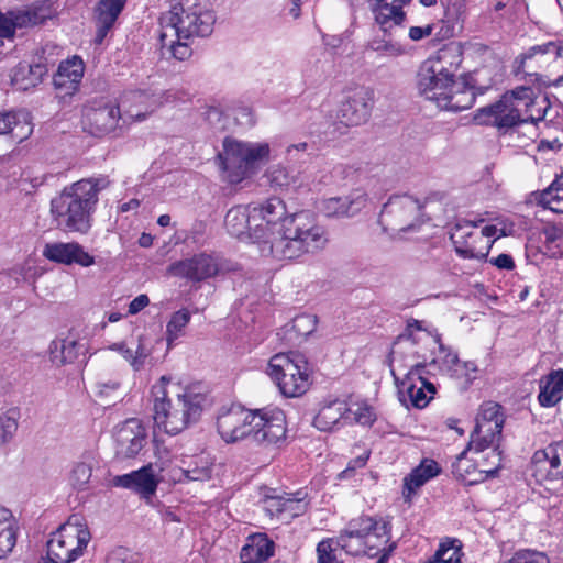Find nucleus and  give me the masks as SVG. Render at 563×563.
<instances>
[{
  "mask_svg": "<svg viewBox=\"0 0 563 563\" xmlns=\"http://www.w3.org/2000/svg\"><path fill=\"white\" fill-rule=\"evenodd\" d=\"M252 208L253 221L263 223L264 236L260 242L263 254L276 260H296L324 249L329 241L325 229L312 213L287 214L286 205L278 197H271Z\"/></svg>",
  "mask_w": 563,
  "mask_h": 563,
  "instance_id": "f257e3e1",
  "label": "nucleus"
},
{
  "mask_svg": "<svg viewBox=\"0 0 563 563\" xmlns=\"http://www.w3.org/2000/svg\"><path fill=\"white\" fill-rule=\"evenodd\" d=\"M504 422L500 405L487 401L481 406L470 442L452 464L457 479L474 485L497 472L501 464L499 442Z\"/></svg>",
  "mask_w": 563,
  "mask_h": 563,
  "instance_id": "f03ea898",
  "label": "nucleus"
},
{
  "mask_svg": "<svg viewBox=\"0 0 563 563\" xmlns=\"http://www.w3.org/2000/svg\"><path fill=\"white\" fill-rule=\"evenodd\" d=\"M154 421L165 433L176 435L199 420L206 395L197 387L162 376L152 387Z\"/></svg>",
  "mask_w": 563,
  "mask_h": 563,
  "instance_id": "7ed1b4c3",
  "label": "nucleus"
},
{
  "mask_svg": "<svg viewBox=\"0 0 563 563\" xmlns=\"http://www.w3.org/2000/svg\"><path fill=\"white\" fill-rule=\"evenodd\" d=\"M415 351L410 335L400 336L390 352L391 375L394 376L400 400H407L416 408H424L435 394L432 383L422 377L424 360Z\"/></svg>",
  "mask_w": 563,
  "mask_h": 563,
  "instance_id": "20e7f679",
  "label": "nucleus"
},
{
  "mask_svg": "<svg viewBox=\"0 0 563 563\" xmlns=\"http://www.w3.org/2000/svg\"><path fill=\"white\" fill-rule=\"evenodd\" d=\"M104 186L97 179H81L67 186L51 201V214L64 232L87 233L98 194Z\"/></svg>",
  "mask_w": 563,
  "mask_h": 563,
  "instance_id": "39448f33",
  "label": "nucleus"
},
{
  "mask_svg": "<svg viewBox=\"0 0 563 563\" xmlns=\"http://www.w3.org/2000/svg\"><path fill=\"white\" fill-rule=\"evenodd\" d=\"M515 71L540 87L563 86V41H548L529 47L516 57Z\"/></svg>",
  "mask_w": 563,
  "mask_h": 563,
  "instance_id": "423d86ee",
  "label": "nucleus"
},
{
  "mask_svg": "<svg viewBox=\"0 0 563 563\" xmlns=\"http://www.w3.org/2000/svg\"><path fill=\"white\" fill-rule=\"evenodd\" d=\"M213 12L197 0H176L170 9L159 18L165 37L181 38L209 36L213 31Z\"/></svg>",
  "mask_w": 563,
  "mask_h": 563,
  "instance_id": "0eeeda50",
  "label": "nucleus"
},
{
  "mask_svg": "<svg viewBox=\"0 0 563 563\" xmlns=\"http://www.w3.org/2000/svg\"><path fill=\"white\" fill-rule=\"evenodd\" d=\"M390 539V523L376 520L373 517L361 516L352 519L346 528L335 539L340 547L349 554H366L374 558L384 550Z\"/></svg>",
  "mask_w": 563,
  "mask_h": 563,
  "instance_id": "6e6552de",
  "label": "nucleus"
},
{
  "mask_svg": "<svg viewBox=\"0 0 563 563\" xmlns=\"http://www.w3.org/2000/svg\"><path fill=\"white\" fill-rule=\"evenodd\" d=\"M266 373L285 397L295 398L309 390L313 366L298 352L277 353L271 357Z\"/></svg>",
  "mask_w": 563,
  "mask_h": 563,
  "instance_id": "1a4fd4ad",
  "label": "nucleus"
},
{
  "mask_svg": "<svg viewBox=\"0 0 563 563\" xmlns=\"http://www.w3.org/2000/svg\"><path fill=\"white\" fill-rule=\"evenodd\" d=\"M269 152L267 143H247L227 137L223 151L217 156L223 180L240 184L257 164L268 159Z\"/></svg>",
  "mask_w": 563,
  "mask_h": 563,
  "instance_id": "9d476101",
  "label": "nucleus"
},
{
  "mask_svg": "<svg viewBox=\"0 0 563 563\" xmlns=\"http://www.w3.org/2000/svg\"><path fill=\"white\" fill-rule=\"evenodd\" d=\"M90 538L82 519L74 515L52 534L47 542V556L52 563H70L82 555Z\"/></svg>",
  "mask_w": 563,
  "mask_h": 563,
  "instance_id": "9b49d317",
  "label": "nucleus"
},
{
  "mask_svg": "<svg viewBox=\"0 0 563 563\" xmlns=\"http://www.w3.org/2000/svg\"><path fill=\"white\" fill-rule=\"evenodd\" d=\"M379 223L393 233L412 231L421 224V205L411 196L391 197L380 211Z\"/></svg>",
  "mask_w": 563,
  "mask_h": 563,
  "instance_id": "f8f14e48",
  "label": "nucleus"
},
{
  "mask_svg": "<svg viewBox=\"0 0 563 563\" xmlns=\"http://www.w3.org/2000/svg\"><path fill=\"white\" fill-rule=\"evenodd\" d=\"M55 0L35 2L24 10L10 11L8 14L0 12V38H11L15 29L31 27L52 19L57 11Z\"/></svg>",
  "mask_w": 563,
  "mask_h": 563,
  "instance_id": "ddd939ff",
  "label": "nucleus"
},
{
  "mask_svg": "<svg viewBox=\"0 0 563 563\" xmlns=\"http://www.w3.org/2000/svg\"><path fill=\"white\" fill-rule=\"evenodd\" d=\"M254 420L251 426V442L260 445H273L285 440L286 416L283 410H253Z\"/></svg>",
  "mask_w": 563,
  "mask_h": 563,
  "instance_id": "4468645a",
  "label": "nucleus"
},
{
  "mask_svg": "<svg viewBox=\"0 0 563 563\" xmlns=\"http://www.w3.org/2000/svg\"><path fill=\"white\" fill-rule=\"evenodd\" d=\"M470 221H459L452 229L450 239L456 253L464 258L483 260L495 240H488Z\"/></svg>",
  "mask_w": 563,
  "mask_h": 563,
  "instance_id": "2eb2a0df",
  "label": "nucleus"
},
{
  "mask_svg": "<svg viewBox=\"0 0 563 563\" xmlns=\"http://www.w3.org/2000/svg\"><path fill=\"white\" fill-rule=\"evenodd\" d=\"M375 103L374 89L358 86L350 89L339 110V119L346 126H357L368 121Z\"/></svg>",
  "mask_w": 563,
  "mask_h": 563,
  "instance_id": "dca6fc26",
  "label": "nucleus"
},
{
  "mask_svg": "<svg viewBox=\"0 0 563 563\" xmlns=\"http://www.w3.org/2000/svg\"><path fill=\"white\" fill-rule=\"evenodd\" d=\"M120 118V109L112 102L95 101L82 111L84 128L95 136L114 131Z\"/></svg>",
  "mask_w": 563,
  "mask_h": 563,
  "instance_id": "f3484780",
  "label": "nucleus"
},
{
  "mask_svg": "<svg viewBox=\"0 0 563 563\" xmlns=\"http://www.w3.org/2000/svg\"><path fill=\"white\" fill-rule=\"evenodd\" d=\"M253 216L252 206L232 207L224 218V225L229 234L241 241H252L260 244L264 236L263 223L254 222Z\"/></svg>",
  "mask_w": 563,
  "mask_h": 563,
  "instance_id": "a211bd4d",
  "label": "nucleus"
},
{
  "mask_svg": "<svg viewBox=\"0 0 563 563\" xmlns=\"http://www.w3.org/2000/svg\"><path fill=\"white\" fill-rule=\"evenodd\" d=\"M219 272L218 261L210 254L199 253L189 258L172 263L167 267L169 276L202 282L216 276Z\"/></svg>",
  "mask_w": 563,
  "mask_h": 563,
  "instance_id": "6ab92c4d",
  "label": "nucleus"
},
{
  "mask_svg": "<svg viewBox=\"0 0 563 563\" xmlns=\"http://www.w3.org/2000/svg\"><path fill=\"white\" fill-rule=\"evenodd\" d=\"M146 429L139 419L125 420L114 434L115 455L120 459L136 456L146 444Z\"/></svg>",
  "mask_w": 563,
  "mask_h": 563,
  "instance_id": "aec40b11",
  "label": "nucleus"
},
{
  "mask_svg": "<svg viewBox=\"0 0 563 563\" xmlns=\"http://www.w3.org/2000/svg\"><path fill=\"white\" fill-rule=\"evenodd\" d=\"M254 420L253 410L233 407L218 418V431L225 442L251 441V426Z\"/></svg>",
  "mask_w": 563,
  "mask_h": 563,
  "instance_id": "412c9836",
  "label": "nucleus"
},
{
  "mask_svg": "<svg viewBox=\"0 0 563 563\" xmlns=\"http://www.w3.org/2000/svg\"><path fill=\"white\" fill-rule=\"evenodd\" d=\"M532 474L538 482L563 478V441L550 444L533 454Z\"/></svg>",
  "mask_w": 563,
  "mask_h": 563,
  "instance_id": "4be33fe9",
  "label": "nucleus"
},
{
  "mask_svg": "<svg viewBox=\"0 0 563 563\" xmlns=\"http://www.w3.org/2000/svg\"><path fill=\"white\" fill-rule=\"evenodd\" d=\"M509 98L504 93L501 98L489 106L479 108L473 121L479 125H492L499 131H508L520 124L519 120L511 108Z\"/></svg>",
  "mask_w": 563,
  "mask_h": 563,
  "instance_id": "5701e85b",
  "label": "nucleus"
},
{
  "mask_svg": "<svg viewBox=\"0 0 563 563\" xmlns=\"http://www.w3.org/2000/svg\"><path fill=\"white\" fill-rule=\"evenodd\" d=\"M42 254L48 261L64 265L76 263L82 267H88L95 264L93 256L87 253L77 242L46 243Z\"/></svg>",
  "mask_w": 563,
  "mask_h": 563,
  "instance_id": "b1692460",
  "label": "nucleus"
},
{
  "mask_svg": "<svg viewBox=\"0 0 563 563\" xmlns=\"http://www.w3.org/2000/svg\"><path fill=\"white\" fill-rule=\"evenodd\" d=\"M367 200L366 192L355 189L347 196L325 199L322 202V211L329 218H351L365 208Z\"/></svg>",
  "mask_w": 563,
  "mask_h": 563,
  "instance_id": "393cba45",
  "label": "nucleus"
},
{
  "mask_svg": "<svg viewBox=\"0 0 563 563\" xmlns=\"http://www.w3.org/2000/svg\"><path fill=\"white\" fill-rule=\"evenodd\" d=\"M463 53L460 44L450 43L440 48L433 56L429 57L423 64L438 75L456 79V73L462 64Z\"/></svg>",
  "mask_w": 563,
  "mask_h": 563,
  "instance_id": "a878e982",
  "label": "nucleus"
},
{
  "mask_svg": "<svg viewBox=\"0 0 563 563\" xmlns=\"http://www.w3.org/2000/svg\"><path fill=\"white\" fill-rule=\"evenodd\" d=\"M111 483L115 487L132 489L144 496L153 495L158 484L154 475L152 463L137 471L114 476Z\"/></svg>",
  "mask_w": 563,
  "mask_h": 563,
  "instance_id": "bb28decb",
  "label": "nucleus"
},
{
  "mask_svg": "<svg viewBox=\"0 0 563 563\" xmlns=\"http://www.w3.org/2000/svg\"><path fill=\"white\" fill-rule=\"evenodd\" d=\"M454 81V79L438 75L437 71L433 73L424 64L421 65L418 73V90L420 95L424 96L428 100L434 101L437 106L440 102V98L445 96Z\"/></svg>",
  "mask_w": 563,
  "mask_h": 563,
  "instance_id": "cd10ccee",
  "label": "nucleus"
},
{
  "mask_svg": "<svg viewBox=\"0 0 563 563\" xmlns=\"http://www.w3.org/2000/svg\"><path fill=\"white\" fill-rule=\"evenodd\" d=\"M33 132L30 114L25 111L0 112V135H10L12 141L21 143Z\"/></svg>",
  "mask_w": 563,
  "mask_h": 563,
  "instance_id": "c85d7f7f",
  "label": "nucleus"
},
{
  "mask_svg": "<svg viewBox=\"0 0 563 563\" xmlns=\"http://www.w3.org/2000/svg\"><path fill=\"white\" fill-rule=\"evenodd\" d=\"M410 1L411 0H374L372 9L376 22L383 30L399 25L405 19L402 7Z\"/></svg>",
  "mask_w": 563,
  "mask_h": 563,
  "instance_id": "c756f323",
  "label": "nucleus"
},
{
  "mask_svg": "<svg viewBox=\"0 0 563 563\" xmlns=\"http://www.w3.org/2000/svg\"><path fill=\"white\" fill-rule=\"evenodd\" d=\"M475 93L463 80H455L444 97L440 98L438 107L443 110L462 111L473 106Z\"/></svg>",
  "mask_w": 563,
  "mask_h": 563,
  "instance_id": "7c9ffc66",
  "label": "nucleus"
},
{
  "mask_svg": "<svg viewBox=\"0 0 563 563\" xmlns=\"http://www.w3.org/2000/svg\"><path fill=\"white\" fill-rule=\"evenodd\" d=\"M274 542L266 534H254L241 550V563H266L274 554Z\"/></svg>",
  "mask_w": 563,
  "mask_h": 563,
  "instance_id": "2f4dec72",
  "label": "nucleus"
},
{
  "mask_svg": "<svg viewBox=\"0 0 563 563\" xmlns=\"http://www.w3.org/2000/svg\"><path fill=\"white\" fill-rule=\"evenodd\" d=\"M349 412L346 401L335 399L319 409L313 419V426L320 431H332L342 420L347 419Z\"/></svg>",
  "mask_w": 563,
  "mask_h": 563,
  "instance_id": "473e14b6",
  "label": "nucleus"
},
{
  "mask_svg": "<svg viewBox=\"0 0 563 563\" xmlns=\"http://www.w3.org/2000/svg\"><path fill=\"white\" fill-rule=\"evenodd\" d=\"M82 75L84 65L80 59L67 60L59 65L54 76V85L57 89L64 90L65 95H73L77 91Z\"/></svg>",
  "mask_w": 563,
  "mask_h": 563,
  "instance_id": "72a5a7b5",
  "label": "nucleus"
},
{
  "mask_svg": "<svg viewBox=\"0 0 563 563\" xmlns=\"http://www.w3.org/2000/svg\"><path fill=\"white\" fill-rule=\"evenodd\" d=\"M440 472L438 463L433 460H423L419 466L404 479V498L406 501L411 500V496L424 485L429 479L437 476Z\"/></svg>",
  "mask_w": 563,
  "mask_h": 563,
  "instance_id": "f704fd0d",
  "label": "nucleus"
},
{
  "mask_svg": "<svg viewBox=\"0 0 563 563\" xmlns=\"http://www.w3.org/2000/svg\"><path fill=\"white\" fill-rule=\"evenodd\" d=\"M130 102L125 111L128 118L136 121L144 120L146 115L158 108L162 102L155 95H148L142 91H133L124 97L123 104Z\"/></svg>",
  "mask_w": 563,
  "mask_h": 563,
  "instance_id": "c9c22d12",
  "label": "nucleus"
},
{
  "mask_svg": "<svg viewBox=\"0 0 563 563\" xmlns=\"http://www.w3.org/2000/svg\"><path fill=\"white\" fill-rule=\"evenodd\" d=\"M563 397V371H553L540 379L539 402L543 407L556 405Z\"/></svg>",
  "mask_w": 563,
  "mask_h": 563,
  "instance_id": "e433bc0d",
  "label": "nucleus"
},
{
  "mask_svg": "<svg viewBox=\"0 0 563 563\" xmlns=\"http://www.w3.org/2000/svg\"><path fill=\"white\" fill-rule=\"evenodd\" d=\"M112 351H118L122 354L123 358L131 365L134 371H141L147 357L152 353V349L148 347L145 338L140 335L136 340L135 347L128 346L125 343H114L110 347Z\"/></svg>",
  "mask_w": 563,
  "mask_h": 563,
  "instance_id": "4c0bfd02",
  "label": "nucleus"
},
{
  "mask_svg": "<svg viewBox=\"0 0 563 563\" xmlns=\"http://www.w3.org/2000/svg\"><path fill=\"white\" fill-rule=\"evenodd\" d=\"M16 521L12 512L0 506V560L12 552L16 543Z\"/></svg>",
  "mask_w": 563,
  "mask_h": 563,
  "instance_id": "58836bf2",
  "label": "nucleus"
},
{
  "mask_svg": "<svg viewBox=\"0 0 563 563\" xmlns=\"http://www.w3.org/2000/svg\"><path fill=\"white\" fill-rule=\"evenodd\" d=\"M84 345L79 342V335L70 330L68 335L60 342H53L51 345V354L53 361L59 364L73 363L79 355V351Z\"/></svg>",
  "mask_w": 563,
  "mask_h": 563,
  "instance_id": "ea45409f",
  "label": "nucleus"
},
{
  "mask_svg": "<svg viewBox=\"0 0 563 563\" xmlns=\"http://www.w3.org/2000/svg\"><path fill=\"white\" fill-rule=\"evenodd\" d=\"M44 74L45 67L40 64L19 65L13 70L11 84L15 89L26 91L41 84Z\"/></svg>",
  "mask_w": 563,
  "mask_h": 563,
  "instance_id": "a19ab883",
  "label": "nucleus"
},
{
  "mask_svg": "<svg viewBox=\"0 0 563 563\" xmlns=\"http://www.w3.org/2000/svg\"><path fill=\"white\" fill-rule=\"evenodd\" d=\"M533 93V89L527 86H520L506 92L520 124L526 123V117L528 114L529 104L532 103Z\"/></svg>",
  "mask_w": 563,
  "mask_h": 563,
  "instance_id": "79ce46f5",
  "label": "nucleus"
},
{
  "mask_svg": "<svg viewBox=\"0 0 563 563\" xmlns=\"http://www.w3.org/2000/svg\"><path fill=\"white\" fill-rule=\"evenodd\" d=\"M462 543L457 539H444L428 563H462Z\"/></svg>",
  "mask_w": 563,
  "mask_h": 563,
  "instance_id": "37998d69",
  "label": "nucleus"
},
{
  "mask_svg": "<svg viewBox=\"0 0 563 563\" xmlns=\"http://www.w3.org/2000/svg\"><path fill=\"white\" fill-rule=\"evenodd\" d=\"M539 202L553 212L563 213V175L541 192Z\"/></svg>",
  "mask_w": 563,
  "mask_h": 563,
  "instance_id": "c03bdc74",
  "label": "nucleus"
},
{
  "mask_svg": "<svg viewBox=\"0 0 563 563\" xmlns=\"http://www.w3.org/2000/svg\"><path fill=\"white\" fill-rule=\"evenodd\" d=\"M189 38H181L174 35L173 37H165L164 30L161 27L159 41L162 48H167L168 52L178 60H186L191 56V48L188 44Z\"/></svg>",
  "mask_w": 563,
  "mask_h": 563,
  "instance_id": "a18cd8bd",
  "label": "nucleus"
},
{
  "mask_svg": "<svg viewBox=\"0 0 563 563\" xmlns=\"http://www.w3.org/2000/svg\"><path fill=\"white\" fill-rule=\"evenodd\" d=\"M96 397L104 405L115 404L124 396L121 384L117 380L98 382L95 386Z\"/></svg>",
  "mask_w": 563,
  "mask_h": 563,
  "instance_id": "49530a36",
  "label": "nucleus"
},
{
  "mask_svg": "<svg viewBox=\"0 0 563 563\" xmlns=\"http://www.w3.org/2000/svg\"><path fill=\"white\" fill-rule=\"evenodd\" d=\"M286 500V493L283 495H279L276 493L275 489L272 488H264L262 490V498L261 501L263 503V507L265 511L271 517H279L283 519L284 515V506Z\"/></svg>",
  "mask_w": 563,
  "mask_h": 563,
  "instance_id": "de8ad7c7",
  "label": "nucleus"
},
{
  "mask_svg": "<svg viewBox=\"0 0 563 563\" xmlns=\"http://www.w3.org/2000/svg\"><path fill=\"white\" fill-rule=\"evenodd\" d=\"M190 318V312L187 309H180L172 316L166 329L168 345H172L183 334V330L189 323Z\"/></svg>",
  "mask_w": 563,
  "mask_h": 563,
  "instance_id": "09e8293b",
  "label": "nucleus"
},
{
  "mask_svg": "<svg viewBox=\"0 0 563 563\" xmlns=\"http://www.w3.org/2000/svg\"><path fill=\"white\" fill-rule=\"evenodd\" d=\"M317 322L314 314H299L292 320L290 331L294 332L295 339L300 341L316 331Z\"/></svg>",
  "mask_w": 563,
  "mask_h": 563,
  "instance_id": "8fccbe9b",
  "label": "nucleus"
},
{
  "mask_svg": "<svg viewBox=\"0 0 563 563\" xmlns=\"http://www.w3.org/2000/svg\"><path fill=\"white\" fill-rule=\"evenodd\" d=\"M19 413L10 410L0 416V446L11 442L18 431Z\"/></svg>",
  "mask_w": 563,
  "mask_h": 563,
  "instance_id": "3c124183",
  "label": "nucleus"
},
{
  "mask_svg": "<svg viewBox=\"0 0 563 563\" xmlns=\"http://www.w3.org/2000/svg\"><path fill=\"white\" fill-rule=\"evenodd\" d=\"M367 48L380 56L387 57H399L406 53L405 48L400 44L385 38H373L368 43Z\"/></svg>",
  "mask_w": 563,
  "mask_h": 563,
  "instance_id": "603ef678",
  "label": "nucleus"
},
{
  "mask_svg": "<svg viewBox=\"0 0 563 563\" xmlns=\"http://www.w3.org/2000/svg\"><path fill=\"white\" fill-rule=\"evenodd\" d=\"M301 493L286 494V500L284 506L283 520L289 521L292 518L300 516L306 512L308 503L305 501V497L300 496Z\"/></svg>",
  "mask_w": 563,
  "mask_h": 563,
  "instance_id": "864d4df0",
  "label": "nucleus"
},
{
  "mask_svg": "<svg viewBox=\"0 0 563 563\" xmlns=\"http://www.w3.org/2000/svg\"><path fill=\"white\" fill-rule=\"evenodd\" d=\"M549 108L550 103L545 97L539 98L533 93L532 103L529 104L528 114L526 117V123H537L542 121L545 118Z\"/></svg>",
  "mask_w": 563,
  "mask_h": 563,
  "instance_id": "5fc2aeb1",
  "label": "nucleus"
},
{
  "mask_svg": "<svg viewBox=\"0 0 563 563\" xmlns=\"http://www.w3.org/2000/svg\"><path fill=\"white\" fill-rule=\"evenodd\" d=\"M92 474V468L87 463H78L74 466L70 472L69 481L73 487L76 489L86 488L87 484L90 481Z\"/></svg>",
  "mask_w": 563,
  "mask_h": 563,
  "instance_id": "6e6d98bb",
  "label": "nucleus"
},
{
  "mask_svg": "<svg viewBox=\"0 0 563 563\" xmlns=\"http://www.w3.org/2000/svg\"><path fill=\"white\" fill-rule=\"evenodd\" d=\"M434 343L439 345V352L431 363L438 364L444 371L453 369L459 362L457 355L446 349L439 340H434Z\"/></svg>",
  "mask_w": 563,
  "mask_h": 563,
  "instance_id": "4d7b16f0",
  "label": "nucleus"
},
{
  "mask_svg": "<svg viewBox=\"0 0 563 563\" xmlns=\"http://www.w3.org/2000/svg\"><path fill=\"white\" fill-rule=\"evenodd\" d=\"M335 543L334 539H325L318 543L317 545V554H318V563H343L338 560L335 554V548L333 544Z\"/></svg>",
  "mask_w": 563,
  "mask_h": 563,
  "instance_id": "13d9d810",
  "label": "nucleus"
},
{
  "mask_svg": "<svg viewBox=\"0 0 563 563\" xmlns=\"http://www.w3.org/2000/svg\"><path fill=\"white\" fill-rule=\"evenodd\" d=\"M97 12V35H96V42L98 44L102 43L103 38L107 36L109 30L113 26L114 22L117 21V16H113V14H108L106 12L96 10Z\"/></svg>",
  "mask_w": 563,
  "mask_h": 563,
  "instance_id": "bf43d9fd",
  "label": "nucleus"
},
{
  "mask_svg": "<svg viewBox=\"0 0 563 563\" xmlns=\"http://www.w3.org/2000/svg\"><path fill=\"white\" fill-rule=\"evenodd\" d=\"M184 474L189 481H206L211 476V468L207 461H201L200 465L184 470Z\"/></svg>",
  "mask_w": 563,
  "mask_h": 563,
  "instance_id": "052dcab7",
  "label": "nucleus"
},
{
  "mask_svg": "<svg viewBox=\"0 0 563 563\" xmlns=\"http://www.w3.org/2000/svg\"><path fill=\"white\" fill-rule=\"evenodd\" d=\"M355 422L362 426H372L376 420V415L372 407L368 405H361L353 412Z\"/></svg>",
  "mask_w": 563,
  "mask_h": 563,
  "instance_id": "680f3d73",
  "label": "nucleus"
},
{
  "mask_svg": "<svg viewBox=\"0 0 563 563\" xmlns=\"http://www.w3.org/2000/svg\"><path fill=\"white\" fill-rule=\"evenodd\" d=\"M128 0H100L97 10L119 16Z\"/></svg>",
  "mask_w": 563,
  "mask_h": 563,
  "instance_id": "e2e57ef3",
  "label": "nucleus"
},
{
  "mask_svg": "<svg viewBox=\"0 0 563 563\" xmlns=\"http://www.w3.org/2000/svg\"><path fill=\"white\" fill-rule=\"evenodd\" d=\"M488 262L499 269L511 271L515 268L514 258L508 254H499L496 257H492Z\"/></svg>",
  "mask_w": 563,
  "mask_h": 563,
  "instance_id": "0e129e2a",
  "label": "nucleus"
},
{
  "mask_svg": "<svg viewBox=\"0 0 563 563\" xmlns=\"http://www.w3.org/2000/svg\"><path fill=\"white\" fill-rule=\"evenodd\" d=\"M433 25L427 24L426 26H411L409 29V37L412 41H420L432 34Z\"/></svg>",
  "mask_w": 563,
  "mask_h": 563,
  "instance_id": "69168bd1",
  "label": "nucleus"
},
{
  "mask_svg": "<svg viewBox=\"0 0 563 563\" xmlns=\"http://www.w3.org/2000/svg\"><path fill=\"white\" fill-rule=\"evenodd\" d=\"M150 303V298L147 295H139L135 297L129 305V313L136 314Z\"/></svg>",
  "mask_w": 563,
  "mask_h": 563,
  "instance_id": "338daca9",
  "label": "nucleus"
},
{
  "mask_svg": "<svg viewBox=\"0 0 563 563\" xmlns=\"http://www.w3.org/2000/svg\"><path fill=\"white\" fill-rule=\"evenodd\" d=\"M128 552L122 549H115L111 551L106 560V563H126Z\"/></svg>",
  "mask_w": 563,
  "mask_h": 563,
  "instance_id": "774afa93",
  "label": "nucleus"
}]
</instances>
